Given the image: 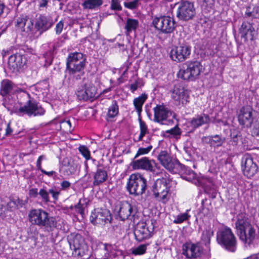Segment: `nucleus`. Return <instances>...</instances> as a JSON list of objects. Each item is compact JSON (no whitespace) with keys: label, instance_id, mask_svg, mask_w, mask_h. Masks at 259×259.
<instances>
[{"label":"nucleus","instance_id":"obj_46","mask_svg":"<svg viewBox=\"0 0 259 259\" xmlns=\"http://www.w3.org/2000/svg\"><path fill=\"white\" fill-rule=\"evenodd\" d=\"M118 114V106L117 101L113 100L111 105L109 107L108 111L109 117L113 118Z\"/></svg>","mask_w":259,"mask_h":259},{"label":"nucleus","instance_id":"obj_58","mask_svg":"<svg viewBox=\"0 0 259 259\" xmlns=\"http://www.w3.org/2000/svg\"><path fill=\"white\" fill-rule=\"evenodd\" d=\"M64 26V23L62 21H59L56 25L55 30L57 34L61 33Z\"/></svg>","mask_w":259,"mask_h":259},{"label":"nucleus","instance_id":"obj_48","mask_svg":"<svg viewBox=\"0 0 259 259\" xmlns=\"http://www.w3.org/2000/svg\"><path fill=\"white\" fill-rule=\"evenodd\" d=\"M78 150L82 155L85 158L86 160L92 159L93 162L96 161L95 159L91 157L90 151L86 146H80L78 148Z\"/></svg>","mask_w":259,"mask_h":259},{"label":"nucleus","instance_id":"obj_41","mask_svg":"<svg viewBox=\"0 0 259 259\" xmlns=\"http://www.w3.org/2000/svg\"><path fill=\"white\" fill-rule=\"evenodd\" d=\"M230 142L233 146L237 145L239 140L242 139V135L240 131L236 129L231 130Z\"/></svg>","mask_w":259,"mask_h":259},{"label":"nucleus","instance_id":"obj_22","mask_svg":"<svg viewBox=\"0 0 259 259\" xmlns=\"http://www.w3.org/2000/svg\"><path fill=\"white\" fill-rule=\"evenodd\" d=\"M78 168V164L76 161L70 157H65L62 161L59 170L64 175L70 176L75 174Z\"/></svg>","mask_w":259,"mask_h":259},{"label":"nucleus","instance_id":"obj_33","mask_svg":"<svg viewBox=\"0 0 259 259\" xmlns=\"http://www.w3.org/2000/svg\"><path fill=\"white\" fill-rule=\"evenodd\" d=\"M48 45L49 49L44 54V57L45 59L44 65L46 67H48L52 64L54 56V51L57 47H60L58 42L56 44L49 42Z\"/></svg>","mask_w":259,"mask_h":259},{"label":"nucleus","instance_id":"obj_61","mask_svg":"<svg viewBox=\"0 0 259 259\" xmlns=\"http://www.w3.org/2000/svg\"><path fill=\"white\" fill-rule=\"evenodd\" d=\"M252 133L254 136H259V123H256L252 131Z\"/></svg>","mask_w":259,"mask_h":259},{"label":"nucleus","instance_id":"obj_60","mask_svg":"<svg viewBox=\"0 0 259 259\" xmlns=\"http://www.w3.org/2000/svg\"><path fill=\"white\" fill-rule=\"evenodd\" d=\"M60 186L61 187V190H67L70 187L71 183L68 181L64 180L61 183Z\"/></svg>","mask_w":259,"mask_h":259},{"label":"nucleus","instance_id":"obj_44","mask_svg":"<svg viewBox=\"0 0 259 259\" xmlns=\"http://www.w3.org/2000/svg\"><path fill=\"white\" fill-rule=\"evenodd\" d=\"M27 203V201L23 200L19 197L13 198L11 199L10 201L8 203V205L11 207V205L13 203L15 208L18 209L19 208L23 207L26 203ZM13 206H12L13 207Z\"/></svg>","mask_w":259,"mask_h":259},{"label":"nucleus","instance_id":"obj_2","mask_svg":"<svg viewBox=\"0 0 259 259\" xmlns=\"http://www.w3.org/2000/svg\"><path fill=\"white\" fill-rule=\"evenodd\" d=\"M87 56L81 52L69 53L66 59L65 72L68 73V79L77 81L81 79L84 75Z\"/></svg>","mask_w":259,"mask_h":259},{"label":"nucleus","instance_id":"obj_59","mask_svg":"<svg viewBox=\"0 0 259 259\" xmlns=\"http://www.w3.org/2000/svg\"><path fill=\"white\" fill-rule=\"evenodd\" d=\"M75 208L76 209L77 211L82 215L84 214V207L83 204H81L80 200L79 202L75 206Z\"/></svg>","mask_w":259,"mask_h":259},{"label":"nucleus","instance_id":"obj_47","mask_svg":"<svg viewBox=\"0 0 259 259\" xmlns=\"http://www.w3.org/2000/svg\"><path fill=\"white\" fill-rule=\"evenodd\" d=\"M112 248V245L109 244H104V247L99 249L100 253H104V255H102L99 259H108L110 256V252Z\"/></svg>","mask_w":259,"mask_h":259},{"label":"nucleus","instance_id":"obj_29","mask_svg":"<svg viewBox=\"0 0 259 259\" xmlns=\"http://www.w3.org/2000/svg\"><path fill=\"white\" fill-rule=\"evenodd\" d=\"M33 23L26 15H21L15 21V26L22 32H29L33 29Z\"/></svg>","mask_w":259,"mask_h":259},{"label":"nucleus","instance_id":"obj_56","mask_svg":"<svg viewBox=\"0 0 259 259\" xmlns=\"http://www.w3.org/2000/svg\"><path fill=\"white\" fill-rule=\"evenodd\" d=\"M29 195L30 197L36 198L39 196V192L37 188H32L29 191Z\"/></svg>","mask_w":259,"mask_h":259},{"label":"nucleus","instance_id":"obj_38","mask_svg":"<svg viewBox=\"0 0 259 259\" xmlns=\"http://www.w3.org/2000/svg\"><path fill=\"white\" fill-rule=\"evenodd\" d=\"M138 26L139 21L138 20L127 18L124 26L125 34L128 35L133 31H136Z\"/></svg>","mask_w":259,"mask_h":259},{"label":"nucleus","instance_id":"obj_42","mask_svg":"<svg viewBox=\"0 0 259 259\" xmlns=\"http://www.w3.org/2000/svg\"><path fill=\"white\" fill-rule=\"evenodd\" d=\"M149 244H141L137 247L132 248L131 249V253L134 255H141L145 254L146 252L147 246Z\"/></svg>","mask_w":259,"mask_h":259},{"label":"nucleus","instance_id":"obj_12","mask_svg":"<svg viewBox=\"0 0 259 259\" xmlns=\"http://www.w3.org/2000/svg\"><path fill=\"white\" fill-rule=\"evenodd\" d=\"M167 180L165 178L158 179L153 183L152 187V191L153 192L154 197L158 201L165 203L168 200L167 194L168 189L167 187Z\"/></svg>","mask_w":259,"mask_h":259},{"label":"nucleus","instance_id":"obj_53","mask_svg":"<svg viewBox=\"0 0 259 259\" xmlns=\"http://www.w3.org/2000/svg\"><path fill=\"white\" fill-rule=\"evenodd\" d=\"M138 120L140 123V131L148 133L147 125L146 123L142 120L141 116H138Z\"/></svg>","mask_w":259,"mask_h":259},{"label":"nucleus","instance_id":"obj_14","mask_svg":"<svg viewBox=\"0 0 259 259\" xmlns=\"http://www.w3.org/2000/svg\"><path fill=\"white\" fill-rule=\"evenodd\" d=\"M196 14L194 4L188 1H183L178 8L177 16L181 20L192 19Z\"/></svg>","mask_w":259,"mask_h":259},{"label":"nucleus","instance_id":"obj_63","mask_svg":"<svg viewBox=\"0 0 259 259\" xmlns=\"http://www.w3.org/2000/svg\"><path fill=\"white\" fill-rule=\"evenodd\" d=\"M13 132V130L10 126V123L9 122L7 124V126L6 130V134L5 135L8 136L9 135H10Z\"/></svg>","mask_w":259,"mask_h":259},{"label":"nucleus","instance_id":"obj_9","mask_svg":"<svg viewBox=\"0 0 259 259\" xmlns=\"http://www.w3.org/2000/svg\"><path fill=\"white\" fill-rule=\"evenodd\" d=\"M191 53V46L185 41H180L170 51L171 59L176 62H182L188 59Z\"/></svg>","mask_w":259,"mask_h":259},{"label":"nucleus","instance_id":"obj_26","mask_svg":"<svg viewBox=\"0 0 259 259\" xmlns=\"http://www.w3.org/2000/svg\"><path fill=\"white\" fill-rule=\"evenodd\" d=\"M155 122L163 124L162 122L171 115L172 112L163 105H157L153 108Z\"/></svg>","mask_w":259,"mask_h":259},{"label":"nucleus","instance_id":"obj_18","mask_svg":"<svg viewBox=\"0 0 259 259\" xmlns=\"http://www.w3.org/2000/svg\"><path fill=\"white\" fill-rule=\"evenodd\" d=\"M171 98L179 103L181 101L184 106H186L190 102L189 92L180 83L174 85L173 89L171 90Z\"/></svg>","mask_w":259,"mask_h":259},{"label":"nucleus","instance_id":"obj_31","mask_svg":"<svg viewBox=\"0 0 259 259\" xmlns=\"http://www.w3.org/2000/svg\"><path fill=\"white\" fill-rule=\"evenodd\" d=\"M212 214L211 202L206 198L201 201V206L198 209V215L201 217L210 218Z\"/></svg>","mask_w":259,"mask_h":259},{"label":"nucleus","instance_id":"obj_7","mask_svg":"<svg viewBox=\"0 0 259 259\" xmlns=\"http://www.w3.org/2000/svg\"><path fill=\"white\" fill-rule=\"evenodd\" d=\"M202 65L197 61H189L183 64L177 74L178 77L187 81H194L200 75Z\"/></svg>","mask_w":259,"mask_h":259},{"label":"nucleus","instance_id":"obj_34","mask_svg":"<svg viewBox=\"0 0 259 259\" xmlns=\"http://www.w3.org/2000/svg\"><path fill=\"white\" fill-rule=\"evenodd\" d=\"M214 233L210 229H206L204 230L200 237V240L198 242H200V244H203L209 251L210 250V240L211 237L213 236Z\"/></svg>","mask_w":259,"mask_h":259},{"label":"nucleus","instance_id":"obj_8","mask_svg":"<svg viewBox=\"0 0 259 259\" xmlns=\"http://www.w3.org/2000/svg\"><path fill=\"white\" fill-rule=\"evenodd\" d=\"M155 223V220L150 219L138 223L134 232L136 240L140 242L150 238L154 234Z\"/></svg>","mask_w":259,"mask_h":259},{"label":"nucleus","instance_id":"obj_62","mask_svg":"<svg viewBox=\"0 0 259 259\" xmlns=\"http://www.w3.org/2000/svg\"><path fill=\"white\" fill-rule=\"evenodd\" d=\"M253 18L255 19L259 18V7H255L252 10Z\"/></svg>","mask_w":259,"mask_h":259},{"label":"nucleus","instance_id":"obj_10","mask_svg":"<svg viewBox=\"0 0 259 259\" xmlns=\"http://www.w3.org/2000/svg\"><path fill=\"white\" fill-rule=\"evenodd\" d=\"M152 24L156 30L164 34L172 33L176 27L174 18L167 16L155 17Z\"/></svg>","mask_w":259,"mask_h":259},{"label":"nucleus","instance_id":"obj_55","mask_svg":"<svg viewBox=\"0 0 259 259\" xmlns=\"http://www.w3.org/2000/svg\"><path fill=\"white\" fill-rule=\"evenodd\" d=\"M111 9L115 11H120L122 9L118 0H111Z\"/></svg>","mask_w":259,"mask_h":259},{"label":"nucleus","instance_id":"obj_39","mask_svg":"<svg viewBox=\"0 0 259 259\" xmlns=\"http://www.w3.org/2000/svg\"><path fill=\"white\" fill-rule=\"evenodd\" d=\"M83 241V239L81 236L79 234H76L72 239L68 241L70 248L71 250L76 252L77 250H80V246L81 242Z\"/></svg>","mask_w":259,"mask_h":259},{"label":"nucleus","instance_id":"obj_49","mask_svg":"<svg viewBox=\"0 0 259 259\" xmlns=\"http://www.w3.org/2000/svg\"><path fill=\"white\" fill-rule=\"evenodd\" d=\"M190 218V215L188 214L187 212H185L177 215L173 221V223L176 224H181L184 221L188 220Z\"/></svg>","mask_w":259,"mask_h":259},{"label":"nucleus","instance_id":"obj_11","mask_svg":"<svg viewBox=\"0 0 259 259\" xmlns=\"http://www.w3.org/2000/svg\"><path fill=\"white\" fill-rule=\"evenodd\" d=\"M182 254L188 259H200L204 253L203 247L200 242H192L189 240L182 246Z\"/></svg>","mask_w":259,"mask_h":259},{"label":"nucleus","instance_id":"obj_24","mask_svg":"<svg viewBox=\"0 0 259 259\" xmlns=\"http://www.w3.org/2000/svg\"><path fill=\"white\" fill-rule=\"evenodd\" d=\"M158 159L161 164L169 171L172 172L179 161L172 159L166 151H162L158 156Z\"/></svg>","mask_w":259,"mask_h":259},{"label":"nucleus","instance_id":"obj_54","mask_svg":"<svg viewBox=\"0 0 259 259\" xmlns=\"http://www.w3.org/2000/svg\"><path fill=\"white\" fill-rule=\"evenodd\" d=\"M41 172L45 175L49 177H52L54 180L58 179V174L55 171H47L45 169H41Z\"/></svg>","mask_w":259,"mask_h":259},{"label":"nucleus","instance_id":"obj_36","mask_svg":"<svg viewBox=\"0 0 259 259\" xmlns=\"http://www.w3.org/2000/svg\"><path fill=\"white\" fill-rule=\"evenodd\" d=\"M14 83L7 79L2 81L0 88V95L5 97L9 95L13 90Z\"/></svg>","mask_w":259,"mask_h":259},{"label":"nucleus","instance_id":"obj_23","mask_svg":"<svg viewBox=\"0 0 259 259\" xmlns=\"http://www.w3.org/2000/svg\"><path fill=\"white\" fill-rule=\"evenodd\" d=\"M172 174H179L181 178L188 181L191 182L196 178V174L189 167L181 163L180 161L176 164V167L174 170Z\"/></svg>","mask_w":259,"mask_h":259},{"label":"nucleus","instance_id":"obj_6","mask_svg":"<svg viewBox=\"0 0 259 259\" xmlns=\"http://www.w3.org/2000/svg\"><path fill=\"white\" fill-rule=\"evenodd\" d=\"M147 188V180L141 174H133L130 176L126 184V189L130 194L141 196L145 193Z\"/></svg>","mask_w":259,"mask_h":259},{"label":"nucleus","instance_id":"obj_5","mask_svg":"<svg viewBox=\"0 0 259 259\" xmlns=\"http://www.w3.org/2000/svg\"><path fill=\"white\" fill-rule=\"evenodd\" d=\"M28 96L30 98L29 94ZM20 107L14 106L12 110L13 113L16 114L19 116H23L25 115L29 117L43 115L45 113V110L35 100L29 99L22 105L20 103Z\"/></svg>","mask_w":259,"mask_h":259},{"label":"nucleus","instance_id":"obj_19","mask_svg":"<svg viewBox=\"0 0 259 259\" xmlns=\"http://www.w3.org/2000/svg\"><path fill=\"white\" fill-rule=\"evenodd\" d=\"M132 166L135 169H142L153 172V174L157 175L158 169L157 164L154 160H150L148 157H144L140 159L133 160Z\"/></svg>","mask_w":259,"mask_h":259},{"label":"nucleus","instance_id":"obj_35","mask_svg":"<svg viewBox=\"0 0 259 259\" xmlns=\"http://www.w3.org/2000/svg\"><path fill=\"white\" fill-rule=\"evenodd\" d=\"M206 142L213 147H221L225 143L226 138L221 135H215L204 137Z\"/></svg>","mask_w":259,"mask_h":259},{"label":"nucleus","instance_id":"obj_16","mask_svg":"<svg viewBox=\"0 0 259 259\" xmlns=\"http://www.w3.org/2000/svg\"><path fill=\"white\" fill-rule=\"evenodd\" d=\"M241 166L244 175L248 179L254 177L258 171V165L249 154H245L242 157Z\"/></svg>","mask_w":259,"mask_h":259},{"label":"nucleus","instance_id":"obj_17","mask_svg":"<svg viewBox=\"0 0 259 259\" xmlns=\"http://www.w3.org/2000/svg\"><path fill=\"white\" fill-rule=\"evenodd\" d=\"M90 220L94 225L102 224V223H111L112 217L108 209L97 208L92 212Z\"/></svg>","mask_w":259,"mask_h":259},{"label":"nucleus","instance_id":"obj_1","mask_svg":"<svg viewBox=\"0 0 259 259\" xmlns=\"http://www.w3.org/2000/svg\"><path fill=\"white\" fill-rule=\"evenodd\" d=\"M237 234L246 246L255 247L259 244L257 226L251 224L247 218L239 217L235 223Z\"/></svg>","mask_w":259,"mask_h":259},{"label":"nucleus","instance_id":"obj_30","mask_svg":"<svg viewBox=\"0 0 259 259\" xmlns=\"http://www.w3.org/2000/svg\"><path fill=\"white\" fill-rule=\"evenodd\" d=\"M210 122L211 118L209 115L203 113L192 118L189 122V124L193 130H195L204 124H208Z\"/></svg>","mask_w":259,"mask_h":259},{"label":"nucleus","instance_id":"obj_51","mask_svg":"<svg viewBox=\"0 0 259 259\" xmlns=\"http://www.w3.org/2000/svg\"><path fill=\"white\" fill-rule=\"evenodd\" d=\"M140 1L141 0H134L131 2H124L123 5L126 8L130 10H135L141 5Z\"/></svg>","mask_w":259,"mask_h":259},{"label":"nucleus","instance_id":"obj_52","mask_svg":"<svg viewBox=\"0 0 259 259\" xmlns=\"http://www.w3.org/2000/svg\"><path fill=\"white\" fill-rule=\"evenodd\" d=\"M204 191L205 193L207 194L209 198L211 199L215 198L217 193L213 188L210 186L206 185L204 187Z\"/></svg>","mask_w":259,"mask_h":259},{"label":"nucleus","instance_id":"obj_28","mask_svg":"<svg viewBox=\"0 0 259 259\" xmlns=\"http://www.w3.org/2000/svg\"><path fill=\"white\" fill-rule=\"evenodd\" d=\"M26 63V58L25 56L16 53L11 55L9 57L8 65L11 68L13 69L21 68Z\"/></svg>","mask_w":259,"mask_h":259},{"label":"nucleus","instance_id":"obj_25","mask_svg":"<svg viewBox=\"0 0 259 259\" xmlns=\"http://www.w3.org/2000/svg\"><path fill=\"white\" fill-rule=\"evenodd\" d=\"M49 194L52 195L54 201H55L58 199L60 193L55 188L48 189L46 187H45L39 190L38 199L44 203H48L51 202Z\"/></svg>","mask_w":259,"mask_h":259},{"label":"nucleus","instance_id":"obj_13","mask_svg":"<svg viewBox=\"0 0 259 259\" xmlns=\"http://www.w3.org/2000/svg\"><path fill=\"white\" fill-rule=\"evenodd\" d=\"M97 88L91 82L83 83L77 90L76 94L78 100L87 101L93 100L96 97Z\"/></svg>","mask_w":259,"mask_h":259},{"label":"nucleus","instance_id":"obj_27","mask_svg":"<svg viewBox=\"0 0 259 259\" xmlns=\"http://www.w3.org/2000/svg\"><path fill=\"white\" fill-rule=\"evenodd\" d=\"M241 37L244 39L245 42L248 39L252 40L254 38L255 31L252 24L248 22H243L239 29Z\"/></svg>","mask_w":259,"mask_h":259},{"label":"nucleus","instance_id":"obj_20","mask_svg":"<svg viewBox=\"0 0 259 259\" xmlns=\"http://www.w3.org/2000/svg\"><path fill=\"white\" fill-rule=\"evenodd\" d=\"M53 24V20L50 17L40 15L35 20L34 28L35 33H38V35H41L50 29Z\"/></svg>","mask_w":259,"mask_h":259},{"label":"nucleus","instance_id":"obj_57","mask_svg":"<svg viewBox=\"0 0 259 259\" xmlns=\"http://www.w3.org/2000/svg\"><path fill=\"white\" fill-rule=\"evenodd\" d=\"M46 157L45 155H41L38 158L36 161V167L38 170L41 171V169H43L41 168V161L42 160L46 159Z\"/></svg>","mask_w":259,"mask_h":259},{"label":"nucleus","instance_id":"obj_15","mask_svg":"<svg viewBox=\"0 0 259 259\" xmlns=\"http://www.w3.org/2000/svg\"><path fill=\"white\" fill-rule=\"evenodd\" d=\"M115 211H117L118 217L120 221H125L128 219L134 220L137 213L136 207L127 201L121 202L119 208L117 206Z\"/></svg>","mask_w":259,"mask_h":259},{"label":"nucleus","instance_id":"obj_21","mask_svg":"<svg viewBox=\"0 0 259 259\" xmlns=\"http://www.w3.org/2000/svg\"><path fill=\"white\" fill-rule=\"evenodd\" d=\"M252 108L249 106H243L239 110L238 120L240 125L250 127L253 121Z\"/></svg>","mask_w":259,"mask_h":259},{"label":"nucleus","instance_id":"obj_32","mask_svg":"<svg viewBox=\"0 0 259 259\" xmlns=\"http://www.w3.org/2000/svg\"><path fill=\"white\" fill-rule=\"evenodd\" d=\"M100 164L97 165V169L94 172V181L93 185L94 186H98L105 182L108 178L107 172L106 170L102 168H99Z\"/></svg>","mask_w":259,"mask_h":259},{"label":"nucleus","instance_id":"obj_3","mask_svg":"<svg viewBox=\"0 0 259 259\" xmlns=\"http://www.w3.org/2000/svg\"><path fill=\"white\" fill-rule=\"evenodd\" d=\"M29 221L32 224L37 225L45 231L51 232L57 226L56 219L41 209H34L28 214Z\"/></svg>","mask_w":259,"mask_h":259},{"label":"nucleus","instance_id":"obj_4","mask_svg":"<svg viewBox=\"0 0 259 259\" xmlns=\"http://www.w3.org/2000/svg\"><path fill=\"white\" fill-rule=\"evenodd\" d=\"M217 241L223 249L229 252H234L237 249V239L229 227H225L218 231Z\"/></svg>","mask_w":259,"mask_h":259},{"label":"nucleus","instance_id":"obj_45","mask_svg":"<svg viewBox=\"0 0 259 259\" xmlns=\"http://www.w3.org/2000/svg\"><path fill=\"white\" fill-rule=\"evenodd\" d=\"M150 139H148L146 140V143L148 144L146 147H141L139 148L135 157L134 159L137 158L138 156L141 155H144L148 153L152 149V145L150 143Z\"/></svg>","mask_w":259,"mask_h":259},{"label":"nucleus","instance_id":"obj_50","mask_svg":"<svg viewBox=\"0 0 259 259\" xmlns=\"http://www.w3.org/2000/svg\"><path fill=\"white\" fill-rule=\"evenodd\" d=\"M166 133L169 134L171 136L170 137H172L176 139H179L181 135V130L179 127L178 125L175 126L174 127L170 130H167Z\"/></svg>","mask_w":259,"mask_h":259},{"label":"nucleus","instance_id":"obj_40","mask_svg":"<svg viewBox=\"0 0 259 259\" xmlns=\"http://www.w3.org/2000/svg\"><path fill=\"white\" fill-rule=\"evenodd\" d=\"M103 4V0H85L82 4V6L84 9L96 10Z\"/></svg>","mask_w":259,"mask_h":259},{"label":"nucleus","instance_id":"obj_64","mask_svg":"<svg viewBox=\"0 0 259 259\" xmlns=\"http://www.w3.org/2000/svg\"><path fill=\"white\" fill-rule=\"evenodd\" d=\"M11 50H3L2 52V55L3 57V59H4L5 57L10 55L11 54Z\"/></svg>","mask_w":259,"mask_h":259},{"label":"nucleus","instance_id":"obj_37","mask_svg":"<svg viewBox=\"0 0 259 259\" xmlns=\"http://www.w3.org/2000/svg\"><path fill=\"white\" fill-rule=\"evenodd\" d=\"M148 98V96L145 93H143L139 97L134 99L133 104L138 114V116H141L142 111V107L145 102Z\"/></svg>","mask_w":259,"mask_h":259},{"label":"nucleus","instance_id":"obj_43","mask_svg":"<svg viewBox=\"0 0 259 259\" xmlns=\"http://www.w3.org/2000/svg\"><path fill=\"white\" fill-rule=\"evenodd\" d=\"M134 79V82L130 85V89L132 93H134L138 88H141L144 85V82L142 78L136 76H133Z\"/></svg>","mask_w":259,"mask_h":259}]
</instances>
